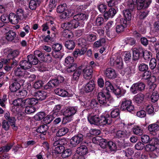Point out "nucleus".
I'll return each instance as SVG.
<instances>
[{
  "mask_svg": "<svg viewBox=\"0 0 159 159\" xmlns=\"http://www.w3.org/2000/svg\"><path fill=\"white\" fill-rule=\"evenodd\" d=\"M141 140L143 143H149L150 139L149 137L147 135H143L141 137Z\"/></svg>",
  "mask_w": 159,
  "mask_h": 159,
  "instance_id": "338daca9",
  "label": "nucleus"
},
{
  "mask_svg": "<svg viewBox=\"0 0 159 159\" xmlns=\"http://www.w3.org/2000/svg\"><path fill=\"white\" fill-rule=\"evenodd\" d=\"M68 132V129L66 127L61 128L58 130L56 135L57 136H62L66 134Z\"/></svg>",
  "mask_w": 159,
  "mask_h": 159,
  "instance_id": "79ce46f5",
  "label": "nucleus"
},
{
  "mask_svg": "<svg viewBox=\"0 0 159 159\" xmlns=\"http://www.w3.org/2000/svg\"><path fill=\"white\" fill-rule=\"evenodd\" d=\"M120 109L122 110L130 112L134 110V107L131 100L129 98H124L121 101Z\"/></svg>",
  "mask_w": 159,
  "mask_h": 159,
  "instance_id": "7ed1b4c3",
  "label": "nucleus"
},
{
  "mask_svg": "<svg viewBox=\"0 0 159 159\" xmlns=\"http://www.w3.org/2000/svg\"><path fill=\"white\" fill-rule=\"evenodd\" d=\"M15 82L12 83L9 86V89L11 91L16 93L18 91L20 88V84L19 81H17V80L15 79ZM21 84H23L21 83Z\"/></svg>",
  "mask_w": 159,
  "mask_h": 159,
  "instance_id": "f3484780",
  "label": "nucleus"
},
{
  "mask_svg": "<svg viewBox=\"0 0 159 159\" xmlns=\"http://www.w3.org/2000/svg\"><path fill=\"white\" fill-rule=\"evenodd\" d=\"M148 129L151 134L154 135L156 132L159 130V124L157 123L150 124L148 125Z\"/></svg>",
  "mask_w": 159,
  "mask_h": 159,
  "instance_id": "5701e85b",
  "label": "nucleus"
},
{
  "mask_svg": "<svg viewBox=\"0 0 159 159\" xmlns=\"http://www.w3.org/2000/svg\"><path fill=\"white\" fill-rule=\"evenodd\" d=\"M128 9L125 10L123 11V14L125 19L128 21H129L131 18V14L130 10L129 8Z\"/></svg>",
  "mask_w": 159,
  "mask_h": 159,
  "instance_id": "c03bdc74",
  "label": "nucleus"
},
{
  "mask_svg": "<svg viewBox=\"0 0 159 159\" xmlns=\"http://www.w3.org/2000/svg\"><path fill=\"white\" fill-rule=\"evenodd\" d=\"M76 152L78 155L84 156L87 153L88 149L86 146L83 145L77 148Z\"/></svg>",
  "mask_w": 159,
  "mask_h": 159,
  "instance_id": "cd10ccee",
  "label": "nucleus"
},
{
  "mask_svg": "<svg viewBox=\"0 0 159 159\" xmlns=\"http://www.w3.org/2000/svg\"><path fill=\"white\" fill-rule=\"evenodd\" d=\"M27 72L20 66L15 68L14 73L15 75L17 76V78L15 79L17 80V81L20 83L23 84L25 82V75Z\"/></svg>",
  "mask_w": 159,
  "mask_h": 159,
  "instance_id": "f03ea898",
  "label": "nucleus"
},
{
  "mask_svg": "<svg viewBox=\"0 0 159 159\" xmlns=\"http://www.w3.org/2000/svg\"><path fill=\"white\" fill-rule=\"evenodd\" d=\"M87 50V48H82L81 49H76L73 52L74 56L76 57L79 55H83L85 53Z\"/></svg>",
  "mask_w": 159,
  "mask_h": 159,
  "instance_id": "58836bf2",
  "label": "nucleus"
},
{
  "mask_svg": "<svg viewBox=\"0 0 159 159\" xmlns=\"http://www.w3.org/2000/svg\"><path fill=\"white\" fill-rule=\"evenodd\" d=\"M47 94L44 91H40L36 92L35 96L38 101H41L46 98Z\"/></svg>",
  "mask_w": 159,
  "mask_h": 159,
  "instance_id": "393cba45",
  "label": "nucleus"
},
{
  "mask_svg": "<svg viewBox=\"0 0 159 159\" xmlns=\"http://www.w3.org/2000/svg\"><path fill=\"white\" fill-rule=\"evenodd\" d=\"M24 102V100H23L21 98H18L15 100L13 102V104L14 106L15 107L20 106L23 107L25 106V104L23 103Z\"/></svg>",
  "mask_w": 159,
  "mask_h": 159,
  "instance_id": "4c0bfd02",
  "label": "nucleus"
},
{
  "mask_svg": "<svg viewBox=\"0 0 159 159\" xmlns=\"http://www.w3.org/2000/svg\"><path fill=\"white\" fill-rule=\"evenodd\" d=\"M138 0H125V5L130 10H133L136 5Z\"/></svg>",
  "mask_w": 159,
  "mask_h": 159,
  "instance_id": "bb28decb",
  "label": "nucleus"
},
{
  "mask_svg": "<svg viewBox=\"0 0 159 159\" xmlns=\"http://www.w3.org/2000/svg\"><path fill=\"white\" fill-rule=\"evenodd\" d=\"M135 67L134 66L127 67L125 70V73L126 76L129 77L135 73Z\"/></svg>",
  "mask_w": 159,
  "mask_h": 159,
  "instance_id": "c85d7f7f",
  "label": "nucleus"
},
{
  "mask_svg": "<svg viewBox=\"0 0 159 159\" xmlns=\"http://www.w3.org/2000/svg\"><path fill=\"white\" fill-rule=\"evenodd\" d=\"M38 6V3L34 0H31L29 3L30 8L32 10H34Z\"/></svg>",
  "mask_w": 159,
  "mask_h": 159,
  "instance_id": "6e6d98bb",
  "label": "nucleus"
},
{
  "mask_svg": "<svg viewBox=\"0 0 159 159\" xmlns=\"http://www.w3.org/2000/svg\"><path fill=\"white\" fill-rule=\"evenodd\" d=\"M55 93L61 97H69L70 94L65 90L61 88L56 89L54 90Z\"/></svg>",
  "mask_w": 159,
  "mask_h": 159,
  "instance_id": "b1692460",
  "label": "nucleus"
},
{
  "mask_svg": "<svg viewBox=\"0 0 159 159\" xmlns=\"http://www.w3.org/2000/svg\"><path fill=\"white\" fill-rule=\"evenodd\" d=\"M48 130V126L46 125H42L37 129V132L41 134L40 137L42 139H44L46 138L45 134Z\"/></svg>",
  "mask_w": 159,
  "mask_h": 159,
  "instance_id": "dca6fc26",
  "label": "nucleus"
},
{
  "mask_svg": "<svg viewBox=\"0 0 159 159\" xmlns=\"http://www.w3.org/2000/svg\"><path fill=\"white\" fill-rule=\"evenodd\" d=\"M82 72L80 67H79L74 72L73 75L72 80H78Z\"/></svg>",
  "mask_w": 159,
  "mask_h": 159,
  "instance_id": "473e14b6",
  "label": "nucleus"
},
{
  "mask_svg": "<svg viewBox=\"0 0 159 159\" xmlns=\"http://www.w3.org/2000/svg\"><path fill=\"white\" fill-rule=\"evenodd\" d=\"M150 157L152 158H155L159 156V145H158L151 151H148Z\"/></svg>",
  "mask_w": 159,
  "mask_h": 159,
  "instance_id": "a878e982",
  "label": "nucleus"
},
{
  "mask_svg": "<svg viewBox=\"0 0 159 159\" xmlns=\"http://www.w3.org/2000/svg\"><path fill=\"white\" fill-rule=\"evenodd\" d=\"M95 87L94 82L93 80L90 81L88 83L83 85V89L86 93L92 92L94 89Z\"/></svg>",
  "mask_w": 159,
  "mask_h": 159,
  "instance_id": "2eb2a0df",
  "label": "nucleus"
},
{
  "mask_svg": "<svg viewBox=\"0 0 159 159\" xmlns=\"http://www.w3.org/2000/svg\"><path fill=\"white\" fill-rule=\"evenodd\" d=\"M133 131L135 134L138 135H141L143 133L142 128L138 126L133 127Z\"/></svg>",
  "mask_w": 159,
  "mask_h": 159,
  "instance_id": "a19ab883",
  "label": "nucleus"
},
{
  "mask_svg": "<svg viewBox=\"0 0 159 159\" xmlns=\"http://www.w3.org/2000/svg\"><path fill=\"white\" fill-rule=\"evenodd\" d=\"M38 102V100L37 98H28L24 100V104H25V106L28 105H35Z\"/></svg>",
  "mask_w": 159,
  "mask_h": 159,
  "instance_id": "c756f323",
  "label": "nucleus"
},
{
  "mask_svg": "<svg viewBox=\"0 0 159 159\" xmlns=\"http://www.w3.org/2000/svg\"><path fill=\"white\" fill-rule=\"evenodd\" d=\"M35 111V108L34 106H26L25 112L27 114H30L34 113Z\"/></svg>",
  "mask_w": 159,
  "mask_h": 159,
  "instance_id": "864d4df0",
  "label": "nucleus"
},
{
  "mask_svg": "<svg viewBox=\"0 0 159 159\" xmlns=\"http://www.w3.org/2000/svg\"><path fill=\"white\" fill-rule=\"evenodd\" d=\"M12 146V145H7L0 148V154L2 152H8Z\"/></svg>",
  "mask_w": 159,
  "mask_h": 159,
  "instance_id": "4d7b16f0",
  "label": "nucleus"
},
{
  "mask_svg": "<svg viewBox=\"0 0 159 159\" xmlns=\"http://www.w3.org/2000/svg\"><path fill=\"white\" fill-rule=\"evenodd\" d=\"M133 59L134 61L138 60L140 56H142L143 52V49L142 47L134 48L132 49Z\"/></svg>",
  "mask_w": 159,
  "mask_h": 159,
  "instance_id": "f8f14e48",
  "label": "nucleus"
},
{
  "mask_svg": "<svg viewBox=\"0 0 159 159\" xmlns=\"http://www.w3.org/2000/svg\"><path fill=\"white\" fill-rule=\"evenodd\" d=\"M145 87V85L143 83L138 82L132 85L130 90L133 93L136 94L143 90Z\"/></svg>",
  "mask_w": 159,
  "mask_h": 159,
  "instance_id": "6e6552de",
  "label": "nucleus"
},
{
  "mask_svg": "<svg viewBox=\"0 0 159 159\" xmlns=\"http://www.w3.org/2000/svg\"><path fill=\"white\" fill-rule=\"evenodd\" d=\"M144 95L143 94H138L134 97L135 101L136 103L139 105L143 102L144 98Z\"/></svg>",
  "mask_w": 159,
  "mask_h": 159,
  "instance_id": "c9c22d12",
  "label": "nucleus"
},
{
  "mask_svg": "<svg viewBox=\"0 0 159 159\" xmlns=\"http://www.w3.org/2000/svg\"><path fill=\"white\" fill-rule=\"evenodd\" d=\"M74 59L73 57L68 56L65 59L64 65L66 67L70 66V65L74 64Z\"/></svg>",
  "mask_w": 159,
  "mask_h": 159,
  "instance_id": "ea45409f",
  "label": "nucleus"
},
{
  "mask_svg": "<svg viewBox=\"0 0 159 159\" xmlns=\"http://www.w3.org/2000/svg\"><path fill=\"white\" fill-rule=\"evenodd\" d=\"M148 65L143 63L139 65V69L141 71H145L148 70Z\"/></svg>",
  "mask_w": 159,
  "mask_h": 159,
  "instance_id": "774afa93",
  "label": "nucleus"
},
{
  "mask_svg": "<svg viewBox=\"0 0 159 159\" xmlns=\"http://www.w3.org/2000/svg\"><path fill=\"white\" fill-rule=\"evenodd\" d=\"M28 60L32 65H35L38 64L39 60L36 57L32 55H29L28 56Z\"/></svg>",
  "mask_w": 159,
  "mask_h": 159,
  "instance_id": "72a5a7b5",
  "label": "nucleus"
},
{
  "mask_svg": "<svg viewBox=\"0 0 159 159\" xmlns=\"http://www.w3.org/2000/svg\"><path fill=\"white\" fill-rule=\"evenodd\" d=\"M105 75L108 78L113 79L116 77V74L115 70L111 68L107 69L104 72Z\"/></svg>",
  "mask_w": 159,
  "mask_h": 159,
  "instance_id": "6ab92c4d",
  "label": "nucleus"
},
{
  "mask_svg": "<svg viewBox=\"0 0 159 159\" xmlns=\"http://www.w3.org/2000/svg\"><path fill=\"white\" fill-rule=\"evenodd\" d=\"M93 72V70L90 67H86L83 70V76L85 79L90 78Z\"/></svg>",
  "mask_w": 159,
  "mask_h": 159,
  "instance_id": "aec40b11",
  "label": "nucleus"
},
{
  "mask_svg": "<svg viewBox=\"0 0 159 159\" xmlns=\"http://www.w3.org/2000/svg\"><path fill=\"white\" fill-rule=\"evenodd\" d=\"M128 133L126 130L117 131L115 134V136L118 138L124 137L126 136Z\"/></svg>",
  "mask_w": 159,
  "mask_h": 159,
  "instance_id": "a18cd8bd",
  "label": "nucleus"
},
{
  "mask_svg": "<svg viewBox=\"0 0 159 159\" xmlns=\"http://www.w3.org/2000/svg\"><path fill=\"white\" fill-rule=\"evenodd\" d=\"M64 80V78L61 76H58L54 79L50 80L45 86L46 89H50L54 87L59 86Z\"/></svg>",
  "mask_w": 159,
  "mask_h": 159,
  "instance_id": "20e7f679",
  "label": "nucleus"
},
{
  "mask_svg": "<svg viewBox=\"0 0 159 159\" xmlns=\"http://www.w3.org/2000/svg\"><path fill=\"white\" fill-rule=\"evenodd\" d=\"M77 109L78 107L76 106L69 107L64 111L63 115L66 117L72 116L76 113Z\"/></svg>",
  "mask_w": 159,
  "mask_h": 159,
  "instance_id": "ddd939ff",
  "label": "nucleus"
},
{
  "mask_svg": "<svg viewBox=\"0 0 159 159\" xmlns=\"http://www.w3.org/2000/svg\"><path fill=\"white\" fill-rule=\"evenodd\" d=\"M152 2V0H139L137 4L139 10L148 7Z\"/></svg>",
  "mask_w": 159,
  "mask_h": 159,
  "instance_id": "4468645a",
  "label": "nucleus"
},
{
  "mask_svg": "<svg viewBox=\"0 0 159 159\" xmlns=\"http://www.w3.org/2000/svg\"><path fill=\"white\" fill-rule=\"evenodd\" d=\"M112 121L113 120L109 114L106 112L99 118V125L103 126L106 125H110Z\"/></svg>",
  "mask_w": 159,
  "mask_h": 159,
  "instance_id": "0eeeda50",
  "label": "nucleus"
},
{
  "mask_svg": "<svg viewBox=\"0 0 159 159\" xmlns=\"http://www.w3.org/2000/svg\"><path fill=\"white\" fill-rule=\"evenodd\" d=\"M27 94V92L25 90H19L18 91L14 93V95L22 99L26 97Z\"/></svg>",
  "mask_w": 159,
  "mask_h": 159,
  "instance_id": "f704fd0d",
  "label": "nucleus"
},
{
  "mask_svg": "<svg viewBox=\"0 0 159 159\" xmlns=\"http://www.w3.org/2000/svg\"><path fill=\"white\" fill-rule=\"evenodd\" d=\"M151 53L148 51L145 50L143 49V52L142 54V56H143V58L145 60H148L151 57Z\"/></svg>",
  "mask_w": 159,
  "mask_h": 159,
  "instance_id": "13d9d810",
  "label": "nucleus"
},
{
  "mask_svg": "<svg viewBox=\"0 0 159 159\" xmlns=\"http://www.w3.org/2000/svg\"><path fill=\"white\" fill-rule=\"evenodd\" d=\"M83 135L79 134L72 137L70 140V144L73 147H75L81 142L83 139Z\"/></svg>",
  "mask_w": 159,
  "mask_h": 159,
  "instance_id": "9b49d317",
  "label": "nucleus"
},
{
  "mask_svg": "<svg viewBox=\"0 0 159 159\" xmlns=\"http://www.w3.org/2000/svg\"><path fill=\"white\" fill-rule=\"evenodd\" d=\"M6 52L7 54V57L8 58L1 59V61L5 64L9 63L10 59L16 57L19 54V52L17 50H12L11 49H6Z\"/></svg>",
  "mask_w": 159,
  "mask_h": 159,
  "instance_id": "39448f33",
  "label": "nucleus"
},
{
  "mask_svg": "<svg viewBox=\"0 0 159 159\" xmlns=\"http://www.w3.org/2000/svg\"><path fill=\"white\" fill-rule=\"evenodd\" d=\"M58 114V112L53 111L52 112L50 115L47 116L45 118L46 120H48V123H49L51 122Z\"/></svg>",
  "mask_w": 159,
  "mask_h": 159,
  "instance_id": "e433bc0d",
  "label": "nucleus"
},
{
  "mask_svg": "<svg viewBox=\"0 0 159 159\" xmlns=\"http://www.w3.org/2000/svg\"><path fill=\"white\" fill-rule=\"evenodd\" d=\"M77 65L75 64H73L70 65V66H67L66 70L68 72H74L77 69Z\"/></svg>",
  "mask_w": 159,
  "mask_h": 159,
  "instance_id": "69168bd1",
  "label": "nucleus"
},
{
  "mask_svg": "<svg viewBox=\"0 0 159 159\" xmlns=\"http://www.w3.org/2000/svg\"><path fill=\"white\" fill-rule=\"evenodd\" d=\"M123 153L125 154V156L127 157L126 159L131 158V155L134 154V151L130 148H128L125 151H123Z\"/></svg>",
  "mask_w": 159,
  "mask_h": 159,
  "instance_id": "09e8293b",
  "label": "nucleus"
},
{
  "mask_svg": "<svg viewBox=\"0 0 159 159\" xmlns=\"http://www.w3.org/2000/svg\"><path fill=\"white\" fill-rule=\"evenodd\" d=\"M108 146L109 149L111 151H115L116 150L117 146L116 144L112 141H109L108 143Z\"/></svg>",
  "mask_w": 159,
  "mask_h": 159,
  "instance_id": "680f3d73",
  "label": "nucleus"
},
{
  "mask_svg": "<svg viewBox=\"0 0 159 159\" xmlns=\"http://www.w3.org/2000/svg\"><path fill=\"white\" fill-rule=\"evenodd\" d=\"M106 42L105 39L104 38L101 39L99 40L96 41L93 44L94 47L95 48H98L103 45Z\"/></svg>",
  "mask_w": 159,
  "mask_h": 159,
  "instance_id": "49530a36",
  "label": "nucleus"
},
{
  "mask_svg": "<svg viewBox=\"0 0 159 159\" xmlns=\"http://www.w3.org/2000/svg\"><path fill=\"white\" fill-rule=\"evenodd\" d=\"M98 99L99 103L105 106L110 105V101L108 97L106 96L102 92H99L98 95Z\"/></svg>",
  "mask_w": 159,
  "mask_h": 159,
  "instance_id": "1a4fd4ad",
  "label": "nucleus"
},
{
  "mask_svg": "<svg viewBox=\"0 0 159 159\" xmlns=\"http://www.w3.org/2000/svg\"><path fill=\"white\" fill-rule=\"evenodd\" d=\"M123 55L124 61L126 63L128 62L131 60V54L129 52H125Z\"/></svg>",
  "mask_w": 159,
  "mask_h": 159,
  "instance_id": "0e129e2a",
  "label": "nucleus"
},
{
  "mask_svg": "<svg viewBox=\"0 0 159 159\" xmlns=\"http://www.w3.org/2000/svg\"><path fill=\"white\" fill-rule=\"evenodd\" d=\"M66 3H63L59 5L57 8V11L58 13H61L66 10Z\"/></svg>",
  "mask_w": 159,
  "mask_h": 159,
  "instance_id": "5fc2aeb1",
  "label": "nucleus"
},
{
  "mask_svg": "<svg viewBox=\"0 0 159 159\" xmlns=\"http://www.w3.org/2000/svg\"><path fill=\"white\" fill-rule=\"evenodd\" d=\"M72 153L71 150L70 149H64L63 151L61 156L63 158H66L70 156Z\"/></svg>",
  "mask_w": 159,
  "mask_h": 159,
  "instance_id": "de8ad7c7",
  "label": "nucleus"
},
{
  "mask_svg": "<svg viewBox=\"0 0 159 159\" xmlns=\"http://www.w3.org/2000/svg\"><path fill=\"white\" fill-rule=\"evenodd\" d=\"M36 79V76L34 74L30 75L28 72L25 73V79H27L30 82L33 81Z\"/></svg>",
  "mask_w": 159,
  "mask_h": 159,
  "instance_id": "8fccbe9b",
  "label": "nucleus"
},
{
  "mask_svg": "<svg viewBox=\"0 0 159 159\" xmlns=\"http://www.w3.org/2000/svg\"><path fill=\"white\" fill-rule=\"evenodd\" d=\"M8 120L13 129L15 130H16L17 129V127L15 125L16 121L15 118L14 117H11Z\"/></svg>",
  "mask_w": 159,
  "mask_h": 159,
  "instance_id": "e2e57ef3",
  "label": "nucleus"
},
{
  "mask_svg": "<svg viewBox=\"0 0 159 159\" xmlns=\"http://www.w3.org/2000/svg\"><path fill=\"white\" fill-rule=\"evenodd\" d=\"M153 91V92L151 96V98L152 102H155L158 100L159 98V96L156 91L154 90Z\"/></svg>",
  "mask_w": 159,
  "mask_h": 159,
  "instance_id": "bf43d9fd",
  "label": "nucleus"
},
{
  "mask_svg": "<svg viewBox=\"0 0 159 159\" xmlns=\"http://www.w3.org/2000/svg\"><path fill=\"white\" fill-rule=\"evenodd\" d=\"M110 64L111 66H116L119 69H121L123 66V62L121 57L120 56H112L110 58Z\"/></svg>",
  "mask_w": 159,
  "mask_h": 159,
  "instance_id": "423d86ee",
  "label": "nucleus"
},
{
  "mask_svg": "<svg viewBox=\"0 0 159 159\" xmlns=\"http://www.w3.org/2000/svg\"><path fill=\"white\" fill-rule=\"evenodd\" d=\"M116 13V9L113 8H111L104 13V17L105 19L108 20L110 18H112Z\"/></svg>",
  "mask_w": 159,
  "mask_h": 159,
  "instance_id": "412c9836",
  "label": "nucleus"
},
{
  "mask_svg": "<svg viewBox=\"0 0 159 159\" xmlns=\"http://www.w3.org/2000/svg\"><path fill=\"white\" fill-rule=\"evenodd\" d=\"M20 66L24 70L30 68L31 67V63L28 61V60H24L20 62Z\"/></svg>",
  "mask_w": 159,
  "mask_h": 159,
  "instance_id": "2f4dec72",
  "label": "nucleus"
},
{
  "mask_svg": "<svg viewBox=\"0 0 159 159\" xmlns=\"http://www.w3.org/2000/svg\"><path fill=\"white\" fill-rule=\"evenodd\" d=\"M111 117L112 118H115L118 117L119 116L120 111L118 109L115 108L112 110L111 113Z\"/></svg>",
  "mask_w": 159,
  "mask_h": 159,
  "instance_id": "603ef678",
  "label": "nucleus"
},
{
  "mask_svg": "<svg viewBox=\"0 0 159 159\" xmlns=\"http://www.w3.org/2000/svg\"><path fill=\"white\" fill-rule=\"evenodd\" d=\"M159 142V140L158 138L154 137L151 139L150 140L149 143L145 147V149L146 151H151V149H153L158 145V144Z\"/></svg>",
  "mask_w": 159,
  "mask_h": 159,
  "instance_id": "9d476101",
  "label": "nucleus"
},
{
  "mask_svg": "<svg viewBox=\"0 0 159 159\" xmlns=\"http://www.w3.org/2000/svg\"><path fill=\"white\" fill-rule=\"evenodd\" d=\"M70 10L69 9L66 10L62 13L60 15V17L61 19H65L70 16Z\"/></svg>",
  "mask_w": 159,
  "mask_h": 159,
  "instance_id": "052dcab7",
  "label": "nucleus"
},
{
  "mask_svg": "<svg viewBox=\"0 0 159 159\" xmlns=\"http://www.w3.org/2000/svg\"><path fill=\"white\" fill-rule=\"evenodd\" d=\"M8 19L12 24H16L18 23L20 18L15 14L10 13L7 17Z\"/></svg>",
  "mask_w": 159,
  "mask_h": 159,
  "instance_id": "4be33fe9",
  "label": "nucleus"
},
{
  "mask_svg": "<svg viewBox=\"0 0 159 159\" xmlns=\"http://www.w3.org/2000/svg\"><path fill=\"white\" fill-rule=\"evenodd\" d=\"M16 37V33L12 30H9L6 34V39L8 41H11L13 40Z\"/></svg>",
  "mask_w": 159,
  "mask_h": 159,
  "instance_id": "7c9ffc66",
  "label": "nucleus"
},
{
  "mask_svg": "<svg viewBox=\"0 0 159 159\" xmlns=\"http://www.w3.org/2000/svg\"><path fill=\"white\" fill-rule=\"evenodd\" d=\"M52 54L53 57L59 59H61L63 55V53L59 51H53Z\"/></svg>",
  "mask_w": 159,
  "mask_h": 159,
  "instance_id": "3c124183",
  "label": "nucleus"
},
{
  "mask_svg": "<svg viewBox=\"0 0 159 159\" xmlns=\"http://www.w3.org/2000/svg\"><path fill=\"white\" fill-rule=\"evenodd\" d=\"M65 47L69 50H72L75 47V43L71 40L66 41L65 43Z\"/></svg>",
  "mask_w": 159,
  "mask_h": 159,
  "instance_id": "37998d69",
  "label": "nucleus"
},
{
  "mask_svg": "<svg viewBox=\"0 0 159 159\" xmlns=\"http://www.w3.org/2000/svg\"><path fill=\"white\" fill-rule=\"evenodd\" d=\"M88 17V15L83 13L76 15L73 16V19L70 22L62 23L61 28L64 30V31L68 32L69 29L83 27L84 24V20Z\"/></svg>",
  "mask_w": 159,
  "mask_h": 159,
  "instance_id": "f257e3e1",
  "label": "nucleus"
},
{
  "mask_svg": "<svg viewBox=\"0 0 159 159\" xmlns=\"http://www.w3.org/2000/svg\"><path fill=\"white\" fill-rule=\"evenodd\" d=\"M88 119L90 124L99 125V118L98 115H89L88 117Z\"/></svg>",
  "mask_w": 159,
  "mask_h": 159,
  "instance_id": "a211bd4d",
  "label": "nucleus"
}]
</instances>
